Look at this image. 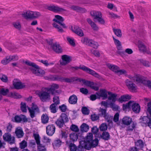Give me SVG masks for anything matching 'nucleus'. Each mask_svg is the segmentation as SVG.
Returning a JSON list of instances; mask_svg holds the SVG:
<instances>
[{"mask_svg":"<svg viewBox=\"0 0 151 151\" xmlns=\"http://www.w3.org/2000/svg\"><path fill=\"white\" fill-rule=\"evenodd\" d=\"M53 21L55 22L53 24V26L57 29L59 32H63V30L62 27L66 28L65 24L63 23L64 21L63 18L59 15H56L55 16V18L53 19Z\"/></svg>","mask_w":151,"mask_h":151,"instance_id":"nucleus-1","label":"nucleus"},{"mask_svg":"<svg viewBox=\"0 0 151 151\" xmlns=\"http://www.w3.org/2000/svg\"><path fill=\"white\" fill-rule=\"evenodd\" d=\"M25 63L29 66H32L31 69L32 72L37 76H42L45 73L44 71L40 68L37 65L34 63L27 60L25 62Z\"/></svg>","mask_w":151,"mask_h":151,"instance_id":"nucleus-2","label":"nucleus"},{"mask_svg":"<svg viewBox=\"0 0 151 151\" xmlns=\"http://www.w3.org/2000/svg\"><path fill=\"white\" fill-rule=\"evenodd\" d=\"M71 68H74L76 70H77L79 69H80L83 71L86 72L87 73L89 74L92 76L97 78H99L100 76L98 73L95 72V71L84 65H80L79 67H71Z\"/></svg>","mask_w":151,"mask_h":151,"instance_id":"nucleus-3","label":"nucleus"},{"mask_svg":"<svg viewBox=\"0 0 151 151\" xmlns=\"http://www.w3.org/2000/svg\"><path fill=\"white\" fill-rule=\"evenodd\" d=\"M22 16L26 19L38 18L41 15V13L38 12H33L28 11L22 14Z\"/></svg>","mask_w":151,"mask_h":151,"instance_id":"nucleus-4","label":"nucleus"},{"mask_svg":"<svg viewBox=\"0 0 151 151\" xmlns=\"http://www.w3.org/2000/svg\"><path fill=\"white\" fill-rule=\"evenodd\" d=\"M129 78L132 81H136L137 84H144L145 81V78L139 74L135 75L134 76H129Z\"/></svg>","mask_w":151,"mask_h":151,"instance_id":"nucleus-5","label":"nucleus"},{"mask_svg":"<svg viewBox=\"0 0 151 151\" xmlns=\"http://www.w3.org/2000/svg\"><path fill=\"white\" fill-rule=\"evenodd\" d=\"M108 94L109 95L108 97L109 100H112V102L109 103L110 106L113 109H116L118 108V106L115 105L114 103L116 101L117 95L113 93L110 92H108Z\"/></svg>","mask_w":151,"mask_h":151,"instance_id":"nucleus-6","label":"nucleus"},{"mask_svg":"<svg viewBox=\"0 0 151 151\" xmlns=\"http://www.w3.org/2000/svg\"><path fill=\"white\" fill-rule=\"evenodd\" d=\"M33 136L37 145L38 151H46L47 149L45 146L40 143V139L39 135L37 134H34Z\"/></svg>","mask_w":151,"mask_h":151,"instance_id":"nucleus-7","label":"nucleus"},{"mask_svg":"<svg viewBox=\"0 0 151 151\" xmlns=\"http://www.w3.org/2000/svg\"><path fill=\"white\" fill-rule=\"evenodd\" d=\"M28 109L30 113V116L32 118L35 117L36 114L39 112V108L35 103H32L31 107H28Z\"/></svg>","mask_w":151,"mask_h":151,"instance_id":"nucleus-8","label":"nucleus"},{"mask_svg":"<svg viewBox=\"0 0 151 151\" xmlns=\"http://www.w3.org/2000/svg\"><path fill=\"white\" fill-rule=\"evenodd\" d=\"M93 135L91 133H88L83 140H81L79 142V144L84 148H86V145L89 143L93 139Z\"/></svg>","mask_w":151,"mask_h":151,"instance_id":"nucleus-9","label":"nucleus"},{"mask_svg":"<svg viewBox=\"0 0 151 151\" xmlns=\"http://www.w3.org/2000/svg\"><path fill=\"white\" fill-rule=\"evenodd\" d=\"M4 140L6 142H8L10 144H14L15 142V138L13 136H12L11 135L8 133H5L3 135Z\"/></svg>","mask_w":151,"mask_h":151,"instance_id":"nucleus-10","label":"nucleus"},{"mask_svg":"<svg viewBox=\"0 0 151 151\" xmlns=\"http://www.w3.org/2000/svg\"><path fill=\"white\" fill-rule=\"evenodd\" d=\"M140 122L143 126H147L151 129V118L148 116H144L141 117Z\"/></svg>","mask_w":151,"mask_h":151,"instance_id":"nucleus-11","label":"nucleus"},{"mask_svg":"<svg viewBox=\"0 0 151 151\" xmlns=\"http://www.w3.org/2000/svg\"><path fill=\"white\" fill-rule=\"evenodd\" d=\"M50 93L45 89V91L40 92L38 95L40 99L44 102L50 99Z\"/></svg>","mask_w":151,"mask_h":151,"instance_id":"nucleus-12","label":"nucleus"},{"mask_svg":"<svg viewBox=\"0 0 151 151\" xmlns=\"http://www.w3.org/2000/svg\"><path fill=\"white\" fill-rule=\"evenodd\" d=\"M18 59V57L17 55L7 56L1 61V63L4 65L8 63L11 61H15Z\"/></svg>","mask_w":151,"mask_h":151,"instance_id":"nucleus-13","label":"nucleus"},{"mask_svg":"<svg viewBox=\"0 0 151 151\" xmlns=\"http://www.w3.org/2000/svg\"><path fill=\"white\" fill-rule=\"evenodd\" d=\"M132 81L130 80L127 79L126 81V84L129 89L132 92H134L137 89V87L136 85L132 82Z\"/></svg>","mask_w":151,"mask_h":151,"instance_id":"nucleus-14","label":"nucleus"},{"mask_svg":"<svg viewBox=\"0 0 151 151\" xmlns=\"http://www.w3.org/2000/svg\"><path fill=\"white\" fill-rule=\"evenodd\" d=\"M99 140L98 139L96 138L94 139H92L91 141L88 144L86 145V149L87 150H90L92 148L96 147L98 145Z\"/></svg>","mask_w":151,"mask_h":151,"instance_id":"nucleus-15","label":"nucleus"},{"mask_svg":"<svg viewBox=\"0 0 151 151\" xmlns=\"http://www.w3.org/2000/svg\"><path fill=\"white\" fill-rule=\"evenodd\" d=\"M55 130V127L53 124L48 125L46 127V132L47 134L51 136L54 133Z\"/></svg>","mask_w":151,"mask_h":151,"instance_id":"nucleus-16","label":"nucleus"},{"mask_svg":"<svg viewBox=\"0 0 151 151\" xmlns=\"http://www.w3.org/2000/svg\"><path fill=\"white\" fill-rule=\"evenodd\" d=\"M48 9L54 12L59 13L65 11L66 10L57 6L52 5L48 7Z\"/></svg>","mask_w":151,"mask_h":151,"instance_id":"nucleus-17","label":"nucleus"},{"mask_svg":"<svg viewBox=\"0 0 151 151\" xmlns=\"http://www.w3.org/2000/svg\"><path fill=\"white\" fill-rule=\"evenodd\" d=\"M62 60H60V64L62 65H65L69 63L71 60V57L67 55L62 56Z\"/></svg>","mask_w":151,"mask_h":151,"instance_id":"nucleus-18","label":"nucleus"},{"mask_svg":"<svg viewBox=\"0 0 151 151\" xmlns=\"http://www.w3.org/2000/svg\"><path fill=\"white\" fill-rule=\"evenodd\" d=\"M108 92L105 89H101L99 92L96 93L97 98L100 99L101 97L103 99H106L107 97V93Z\"/></svg>","mask_w":151,"mask_h":151,"instance_id":"nucleus-19","label":"nucleus"},{"mask_svg":"<svg viewBox=\"0 0 151 151\" xmlns=\"http://www.w3.org/2000/svg\"><path fill=\"white\" fill-rule=\"evenodd\" d=\"M81 81V83H83L85 85L90 86L92 89L95 91H97L98 90L99 87L94 85L93 82L86 80H85L83 79H82Z\"/></svg>","mask_w":151,"mask_h":151,"instance_id":"nucleus-20","label":"nucleus"},{"mask_svg":"<svg viewBox=\"0 0 151 151\" xmlns=\"http://www.w3.org/2000/svg\"><path fill=\"white\" fill-rule=\"evenodd\" d=\"M14 121L16 122H20L21 121L26 122L27 121V119L26 116L23 115H20L19 116L16 115L14 117Z\"/></svg>","mask_w":151,"mask_h":151,"instance_id":"nucleus-21","label":"nucleus"},{"mask_svg":"<svg viewBox=\"0 0 151 151\" xmlns=\"http://www.w3.org/2000/svg\"><path fill=\"white\" fill-rule=\"evenodd\" d=\"M61 80L60 81H65V82H71L75 81H77L80 82H81L82 78H78L77 77H73L70 78H60Z\"/></svg>","mask_w":151,"mask_h":151,"instance_id":"nucleus-22","label":"nucleus"},{"mask_svg":"<svg viewBox=\"0 0 151 151\" xmlns=\"http://www.w3.org/2000/svg\"><path fill=\"white\" fill-rule=\"evenodd\" d=\"M58 85L53 83L50 85V88H45V89L53 95L54 94V92L55 91V89H58Z\"/></svg>","mask_w":151,"mask_h":151,"instance_id":"nucleus-23","label":"nucleus"},{"mask_svg":"<svg viewBox=\"0 0 151 151\" xmlns=\"http://www.w3.org/2000/svg\"><path fill=\"white\" fill-rule=\"evenodd\" d=\"M132 110L135 113H139L140 110V107L139 104L134 102L133 101V103H132Z\"/></svg>","mask_w":151,"mask_h":151,"instance_id":"nucleus-24","label":"nucleus"},{"mask_svg":"<svg viewBox=\"0 0 151 151\" xmlns=\"http://www.w3.org/2000/svg\"><path fill=\"white\" fill-rule=\"evenodd\" d=\"M52 47L53 50L55 52L59 53L62 52V49L60 45L57 43H54L52 46Z\"/></svg>","mask_w":151,"mask_h":151,"instance_id":"nucleus-25","label":"nucleus"},{"mask_svg":"<svg viewBox=\"0 0 151 151\" xmlns=\"http://www.w3.org/2000/svg\"><path fill=\"white\" fill-rule=\"evenodd\" d=\"M138 47L140 51L144 52H146L148 54L150 53V52L147 50L145 45L141 42L139 41V42Z\"/></svg>","mask_w":151,"mask_h":151,"instance_id":"nucleus-26","label":"nucleus"},{"mask_svg":"<svg viewBox=\"0 0 151 151\" xmlns=\"http://www.w3.org/2000/svg\"><path fill=\"white\" fill-rule=\"evenodd\" d=\"M122 124H124L128 126L132 122V119L130 117L125 116L122 119Z\"/></svg>","mask_w":151,"mask_h":151,"instance_id":"nucleus-27","label":"nucleus"},{"mask_svg":"<svg viewBox=\"0 0 151 151\" xmlns=\"http://www.w3.org/2000/svg\"><path fill=\"white\" fill-rule=\"evenodd\" d=\"M81 42L85 44L88 45L92 47L94 41L92 40L89 39L87 38H84L81 40Z\"/></svg>","mask_w":151,"mask_h":151,"instance_id":"nucleus-28","label":"nucleus"},{"mask_svg":"<svg viewBox=\"0 0 151 151\" xmlns=\"http://www.w3.org/2000/svg\"><path fill=\"white\" fill-rule=\"evenodd\" d=\"M70 142L68 141H66V145L68 147L70 151H76L77 146L74 143Z\"/></svg>","mask_w":151,"mask_h":151,"instance_id":"nucleus-29","label":"nucleus"},{"mask_svg":"<svg viewBox=\"0 0 151 151\" xmlns=\"http://www.w3.org/2000/svg\"><path fill=\"white\" fill-rule=\"evenodd\" d=\"M131 98V96L129 95H124L121 96V97L119 99L118 101L121 103L123 102L126 101H128Z\"/></svg>","mask_w":151,"mask_h":151,"instance_id":"nucleus-30","label":"nucleus"},{"mask_svg":"<svg viewBox=\"0 0 151 151\" xmlns=\"http://www.w3.org/2000/svg\"><path fill=\"white\" fill-rule=\"evenodd\" d=\"M73 31L75 33L80 37H82L84 35V34L82 30L79 27L75 26L74 28V29H73Z\"/></svg>","mask_w":151,"mask_h":151,"instance_id":"nucleus-31","label":"nucleus"},{"mask_svg":"<svg viewBox=\"0 0 151 151\" xmlns=\"http://www.w3.org/2000/svg\"><path fill=\"white\" fill-rule=\"evenodd\" d=\"M45 79L50 81H61V78L59 76L56 75H50L45 77Z\"/></svg>","mask_w":151,"mask_h":151,"instance_id":"nucleus-32","label":"nucleus"},{"mask_svg":"<svg viewBox=\"0 0 151 151\" xmlns=\"http://www.w3.org/2000/svg\"><path fill=\"white\" fill-rule=\"evenodd\" d=\"M77 96L76 95L73 94L69 97L68 101L70 104H75L77 103Z\"/></svg>","mask_w":151,"mask_h":151,"instance_id":"nucleus-33","label":"nucleus"},{"mask_svg":"<svg viewBox=\"0 0 151 151\" xmlns=\"http://www.w3.org/2000/svg\"><path fill=\"white\" fill-rule=\"evenodd\" d=\"M13 85L14 88L17 89H22L24 87V86L21 82L16 81L15 80L13 81Z\"/></svg>","mask_w":151,"mask_h":151,"instance_id":"nucleus-34","label":"nucleus"},{"mask_svg":"<svg viewBox=\"0 0 151 151\" xmlns=\"http://www.w3.org/2000/svg\"><path fill=\"white\" fill-rule=\"evenodd\" d=\"M106 65L108 68L112 71L115 73H116L118 71L119 68L117 66L110 63H106Z\"/></svg>","mask_w":151,"mask_h":151,"instance_id":"nucleus-35","label":"nucleus"},{"mask_svg":"<svg viewBox=\"0 0 151 151\" xmlns=\"http://www.w3.org/2000/svg\"><path fill=\"white\" fill-rule=\"evenodd\" d=\"M87 20L88 23L90 24L93 30L97 31L99 30V27L94 22L91 20V19L88 18L87 19Z\"/></svg>","mask_w":151,"mask_h":151,"instance_id":"nucleus-36","label":"nucleus"},{"mask_svg":"<svg viewBox=\"0 0 151 151\" xmlns=\"http://www.w3.org/2000/svg\"><path fill=\"white\" fill-rule=\"evenodd\" d=\"M15 133L18 138L22 137L24 134L22 129L20 127H18L16 129Z\"/></svg>","mask_w":151,"mask_h":151,"instance_id":"nucleus-37","label":"nucleus"},{"mask_svg":"<svg viewBox=\"0 0 151 151\" xmlns=\"http://www.w3.org/2000/svg\"><path fill=\"white\" fill-rule=\"evenodd\" d=\"M91 15L94 17V18L97 19L99 17H102V14L101 12L93 11L91 12Z\"/></svg>","mask_w":151,"mask_h":151,"instance_id":"nucleus-38","label":"nucleus"},{"mask_svg":"<svg viewBox=\"0 0 151 151\" xmlns=\"http://www.w3.org/2000/svg\"><path fill=\"white\" fill-rule=\"evenodd\" d=\"M106 110L105 109L100 108L99 111L101 112V115L106 119L108 120L109 118V115L106 112Z\"/></svg>","mask_w":151,"mask_h":151,"instance_id":"nucleus-39","label":"nucleus"},{"mask_svg":"<svg viewBox=\"0 0 151 151\" xmlns=\"http://www.w3.org/2000/svg\"><path fill=\"white\" fill-rule=\"evenodd\" d=\"M89 129L88 125L86 123H83L80 127V130L82 132H87Z\"/></svg>","mask_w":151,"mask_h":151,"instance_id":"nucleus-40","label":"nucleus"},{"mask_svg":"<svg viewBox=\"0 0 151 151\" xmlns=\"http://www.w3.org/2000/svg\"><path fill=\"white\" fill-rule=\"evenodd\" d=\"M78 137V135L76 133H72L69 135L70 139L73 142H74L77 140Z\"/></svg>","mask_w":151,"mask_h":151,"instance_id":"nucleus-41","label":"nucleus"},{"mask_svg":"<svg viewBox=\"0 0 151 151\" xmlns=\"http://www.w3.org/2000/svg\"><path fill=\"white\" fill-rule=\"evenodd\" d=\"M113 40L118 50H121L122 49V47L120 42L118 40L115 39L114 37H113Z\"/></svg>","mask_w":151,"mask_h":151,"instance_id":"nucleus-42","label":"nucleus"},{"mask_svg":"<svg viewBox=\"0 0 151 151\" xmlns=\"http://www.w3.org/2000/svg\"><path fill=\"white\" fill-rule=\"evenodd\" d=\"M132 103H133V101H130L127 103L124 104L123 106V110L126 111L127 110L129 109L132 106Z\"/></svg>","mask_w":151,"mask_h":151,"instance_id":"nucleus-43","label":"nucleus"},{"mask_svg":"<svg viewBox=\"0 0 151 151\" xmlns=\"http://www.w3.org/2000/svg\"><path fill=\"white\" fill-rule=\"evenodd\" d=\"M136 124L132 122L127 128L126 130L129 131H132L135 128Z\"/></svg>","mask_w":151,"mask_h":151,"instance_id":"nucleus-44","label":"nucleus"},{"mask_svg":"<svg viewBox=\"0 0 151 151\" xmlns=\"http://www.w3.org/2000/svg\"><path fill=\"white\" fill-rule=\"evenodd\" d=\"M101 137L105 140H108L110 138L109 134L107 132H103L101 136Z\"/></svg>","mask_w":151,"mask_h":151,"instance_id":"nucleus-45","label":"nucleus"},{"mask_svg":"<svg viewBox=\"0 0 151 151\" xmlns=\"http://www.w3.org/2000/svg\"><path fill=\"white\" fill-rule=\"evenodd\" d=\"M64 123L65 122L59 118L55 122V124L59 128H62L63 126Z\"/></svg>","mask_w":151,"mask_h":151,"instance_id":"nucleus-46","label":"nucleus"},{"mask_svg":"<svg viewBox=\"0 0 151 151\" xmlns=\"http://www.w3.org/2000/svg\"><path fill=\"white\" fill-rule=\"evenodd\" d=\"M49 117L46 114H43L41 117V120L42 123L44 124L47 123L49 120Z\"/></svg>","mask_w":151,"mask_h":151,"instance_id":"nucleus-47","label":"nucleus"},{"mask_svg":"<svg viewBox=\"0 0 151 151\" xmlns=\"http://www.w3.org/2000/svg\"><path fill=\"white\" fill-rule=\"evenodd\" d=\"M113 31L114 34L118 37H121L122 36V34L121 30L118 29H113Z\"/></svg>","mask_w":151,"mask_h":151,"instance_id":"nucleus-48","label":"nucleus"},{"mask_svg":"<svg viewBox=\"0 0 151 151\" xmlns=\"http://www.w3.org/2000/svg\"><path fill=\"white\" fill-rule=\"evenodd\" d=\"M59 118L62 120L64 122H67L69 121L67 115L65 113H62Z\"/></svg>","mask_w":151,"mask_h":151,"instance_id":"nucleus-49","label":"nucleus"},{"mask_svg":"<svg viewBox=\"0 0 151 151\" xmlns=\"http://www.w3.org/2000/svg\"><path fill=\"white\" fill-rule=\"evenodd\" d=\"M11 96L15 99L20 98L22 96L19 93L15 92H12L10 93Z\"/></svg>","mask_w":151,"mask_h":151,"instance_id":"nucleus-50","label":"nucleus"},{"mask_svg":"<svg viewBox=\"0 0 151 151\" xmlns=\"http://www.w3.org/2000/svg\"><path fill=\"white\" fill-rule=\"evenodd\" d=\"M56 106L57 105L55 104H52L51 105L50 107V109L51 112L55 113L57 112Z\"/></svg>","mask_w":151,"mask_h":151,"instance_id":"nucleus-51","label":"nucleus"},{"mask_svg":"<svg viewBox=\"0 0 151 151\" xmlns=\"http://www.w3.org/2000/svg\"><path fill=\"white\" fill-rule=\"evenodd\" d=\"M135 145L137 147L142 148L143 146L144 143L141 140H139L135 142Z\"/></svg>","mask_w":151,"mask_h":151,"instance_id":"nucleus-52","label":"nucleus"},{"mask_svg":"<svg viewBox=\"0 0 151 151\" xmlns=\"http://www.w3.org/2000/svg\"><path fill=\"white\" fill-rule=\"evenodd\" d=\"M0 79L4 82H7L8 81V77L5 75L2 74H0Z\"/></svg>","mask_w":151,"mask_h":151,"instance_id":"nucleus-53","label":"nucleus"},{"mask_svg":"<svg viewBox=\"0 0 151 151\" xmlns=\"http://www.w3.org/2000/svg\"><path fill=\"white\" fill-rule=\"evenodd\" d=\"M9 90L8 89L2 88L0 90V93L2 95L5 96L8 93Z\"/></svg>","mask_w":151,"mask_h":151,"instance_id":"nucleus-54","label":"nucleus"},{"mask_svg":"<svg viewBox=\"0 0 151 151\" xmlns=\"http://www.w3.org/2000/svg\"><path fill=\"white\" fill-rule=\"evenodd\" d=\"M20 147L21 149L25 148L27 146V142L24 140H23L19 144Z\"/></svg>","mask_w":151,"mask_h":151,"instance_id":"nucleus-55","label":"nucleus"},{"mask_svg":"<svg viewBox=\"0 0 151 151\" xmlns=\"http://www.w3.org/2000/svg\"><path fill=\"white\" fill-rule=\"evenodd\" d=\"M21 109L23 112H26L27 111L26 104L25 103L22 102L21 103Z\"/></svg>","mask_w":151,"mask_h":151,"instance_id":"nucleus-56","label":"nucleus"},{"mask_svg":"<svg viewBox=\"0 0 151 151\" xmlns=\"http://www.w3.org/2000/svg\"><path fill=\"white\" fill-rule=\"evenodd\" d=\"M89 109L86 107H84L82 109V112L84 114L88 115L89 114Z\"/></svg>","mask_w":151,"mask_h":151,"instance_id":"nucleus-57","label":"nucleus"},{"mask_svg":"<svg viewBox=\"0 0 151 151\" xmlns=\"http://www.w3.org/2000/svg\"><path fill=\"white\" fill-rule=\"evenodd\" d=\"M70 129L72 131L75 132H78L79 131V129L78 127L74 124H72L70 127Z\"/></svg>","mask_w":151,"mask_h":151,"instance_id":"nucleus-58","label":"nucleus"},{"mask_svg":"<svg viewBox=\"0 0 151 151\" xmlns=\"http://www.w3.org/2000/svg\"><path fill=\"white\" fill-rule=\"evenodd\" d=\"M67 39L68 42L72 46H74L75 45V43L73 39L68 37H67Z\"/></svg>","mask_w":151,"mask_h":151,"instance_id":"nucleus-59","label":"nucleus"},{"mask_svg":"<svg viewBox=\"0 0 151 151\" xmlns=\"http://www.w3.org/2000/svg\"><path fill=\"white\" fill-rule=\"evenodd\" d=\"M62 142L59 139L55 140L54 142V145L56 147H60L61 145Z\"/></svg>","mask_w":151,"mask_h":151,"instance_id":"nucleus-60","label":"nucleus"},{"mask_svg":"<svg viewBox=\"0 0 151 151\" xmlns=\"http://www.w3.org/2000/svg\"><path fill=\"white\" fill-rule=\"evenodd\" d=\"M100 129L101 131H105L107 129V126L105 124H102L100 127Z\"/></svg>","mask_w":151,"mask_h":151,"instance_id":"nucleus-61","label":"nucleus"},{"mask_svg":"<svg viewBox=\"0 0 151 151\" xmlns=\"http://www.w3.org/2000/svg\"><path fill=\"white\" fill-rule=\"evenodd\" d=\"M91 118L92 121H94L99 119V116L97 114H94L91 115Z\"/></svg>","mask_w":151,"mask_h":151,"instance_id":"nucleus-62","label":"nucleus"},{"mask_svg":"<svg viewBox=\"0 0 151 151\" xmlns=\"http://www.w3.org/2000/svg\"><path fill=\"white\" fill-rule=\"evenodd\" d=\"M51 139L46 136H43V142L45 143H50Z\"/></svg>","mask_w":151,"mask_h":151,"instance_id":"nucleus-63","label":"nucleus"},{"mask_svg":"<svg viewBox=\"0 0 151 151\" xmlns=\"http://www.w3.org/2000/svg\"><path fill=\"white\" fill-rule=\"evenodd\" d=\"M147 111L151 116V101L149 102L147 105Z\"/></svg>","mask_w":151,"mask_h":151,"instance_id":"nucleus-64","label":"nucleus"}]
</instances>
